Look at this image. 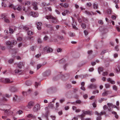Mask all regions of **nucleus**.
I'll use <instances>...</instances> for the list:
<instances>
[{
  "label": "nucleus",
  "mask_w": 120,
  "mask_h": 120,
  "mask_svg": "<svg viewBox=\"0 0 120 120\" xmlns=\"http://www.w3.org/2000/svg\"><path fill=\"white\" fill-rule=\"evenodd\" d=\"M23 29L24 30H28L29 29V27L26 26H23Z\"/></svg>",
  "instance_id": "obj_39"
},
{
  "label": "nucleus",
  "mask_w": 120,
  "mask_h": 120,
  "mask_svg": "<svg viewBox=\"0 0 120 120\" xmlns=\"http://www.w3.org/2000/svg\"><path fill=\"white\" fill-rule=\"evenodd\" d=\"M24 67V64L22 62H20L18 64L17 67L19 69H21Z\"/></svg>",
  "instance_id": "obj_13"
},
{
  "label": "nucleus",
  "mask_w": 120,
  "mask_h": 120,
  "mask_svg": "<svg viewBox=\"0 0 120 120\" xmlns=\"http://www.w3.org/2000/svg\"><path fill=\"white\" fill-rule=\"evenodd\" d=\"M108 75V73L107 72H103L102 75L103 76H106Z\"/></svg>",
  "instance_id": "obj_45"
},
{
  "label": "nucleus",
  "mask_w": 120,
  "mask_h": 120,
  "mask_svg": "<svg viewBox=\"0 0 120 120\" xmlns=\"http://www.w3.org/2000/svg\"><path fill=\"white\" fill-rule=\"evenodd\" d=\"M93 8L94 9H97L98 8V5L97 4L94 3L93 4Z\"/></svg>",
  "instance_id": "obj_24"
},
{
  "label": "nucleus",
  "mask_w": 120,
  "mask_h": 120,
  "mask_svg": "<svg viewBox=\"0 0 120 120\" xmlns=\"http://www.w3.org/2000/svg\"><path fill=\"white\" fill-rule=\"evenodd\" d=\"M7 106V105H4V106L2 105H0V110H1L4 111L5 110V108Z\"/></svg>",
  "instance_id": "obj_17"
},
{
  "label": "nucleus",
  "mask_w": 120,
  "mask_h": 120,
  "mask_svg": "<svg viewBox=\"0 0 120 120\" xmlns=\"http://www.w3.org/2000/svg\"><path fill=\"white\" fill-rule=\"evenodd\" d=\"M45 26L49 28L51 26V25L50 24H45Z\"/></svg>",
  "instance_id": "obj_48"
},
{
  "label": "nucleus",
  "mask_w": 120,
  "mask_h": 120,
  "mask_svg": "<svg viewBox=\"0 0 120 120\" xmlns=\"http://www.w3.org/2000/svg\"><path fill=\"white\" fill-rule=\"evenodd\" d=\"M107 81L108 82H110L112 84H114L115 83V81L111 80L110 78H108L107 79Z\"/></svg>",
  "instance_id": "obj_18"
},
{
  "label": "nucleus",
  "mask_w": 120,
  "mask_h": 120,
  "mask_svg": "<svg viewBox=\"0 0 120 120\" xmlns=\"http://www.w3.org/2000/svg\"><path fill=\"white\" fill-rule=\"evenodd\" d=\"M105 87L106 88H109L110 86V85L108 84H105Z\"/></svg>",
  "instance_id": "obj_43"
},
{
  "label": "nucleus",
  "mask_w": 120,
  "mask_h": 120,
  "mask_svg": "<svg viewBox=\"0 0 120 120\" xmlns=\"http://www.w3.org/2000/svg\"><path fill=\"white\" fill-rule=\"evenodd\" d=\"M33 104L34 102L33 101H31L29 102L28 105H27L25 109V110L27 111H28L29 110L27 109L26 108H27L28 109H30L33 106Z\"/></svg>",
  "instance_id": "obj_5"
},
{
  "label": "nucleus",
  "mask_w": 120,
  "mask_h": 120,
  "mask_svg": "<svg viewBox=\"0 0 120 120\" xmlns=\"http://www.w3.org/2000/svg\"><path fill=\"white\" fill-rule=\"evenodd\" d=\"M23 113L22 111L21 110H19L18 111H17L16 112V114H18L19 115Z\"/></svg>",
  "instance_id": "obj_37"
},
{
  "label": "nucleus",
  "mask_w": 120,
  "mask_h": 120,
  "mask_svg": "<svg viewBox=\"0 0 120 120\" xmlns=\"http://www.w3.org/2000/svg\"><path fill=\"white\" fill-rule=\"evenodd\" d=\"M55 11L57 14L59 15L60 14V11L56 9L55 10Z\"/></svg>",
  "instance_id": "obj_61"
},
{
  "label": "nucleus",
  "mask_w": 120,
  "mask_h": 120,
  "mask_svg": "<svg viewBox=\"0 0 120 120\" xmlns=\"http://www.w3.org/2000/svg\"><path fill=\"white\" fill-rule=\"evenodd\" d=\"M49 107L51 108H52L54 107V104H52L50 102L49 104Z\"/></svg>",
  "instance_id": "obj_30"
},
{
  "label": "nucleus",
  "mask_w": 120,
  "mask_h": 120,
  "mask_svg": "<svg viewBox=\"0 0 120 120\" xmlns=\"http://www.w3.org/2000/svg\"><path fill=\"white\" fill-rule=\"evenodd\" d=\"M5 47L4 46H2L1 45V47H0V49L2 50H4L5 49Z\"/></svg>",
  "instance_id": "obj_58"
},
{
  "label": "nucleus",
  "mask_w": 120,
  "mask_h": 120,
  "mask_svg": "<svg viewBox=\"0 0 120 120\" xmlns=\"http://www.w3.org/2000/svg\"><path fill=\"white\" fill-rule=\"evenodd\" d=\"M106 12L108 14L110 15L112 13V11L111 8H109L107 10Z\"/></svg>",
  "instance_id": "obj_20"
},
{
  "label": "nucleus",
  "mask_w": 120,
  "mask_h": 120,
  "mask_svg": "<svg viewBox=\"0 0 120 120\" xmlns=\"http://www.w3.org/2000/svg\"><path fill=\"white\" fill-rule=\"evenodd\" d=\"M88 88L90 89H96L97 87V85H96L92 84H90L88 87Z\"/></svg>",
  "instance_id": "obj_12"
},
{
  "label": "nucleus",
  "mask_w": 120,
  "mask_h": 120,
  "mask_svg": "<svg viewBox=\"0 0 120 120\" xmlns=\"http://www.w3.org/2000/svg\"><path fill=\"white\" fill-rule=\"evenodd\" d=\"M113 89L115 91H116L117 90V87L115 85H114L112 86Z\"/></svg>",
  "instance_id": "obj_35"
},
{
  "label": "nucleus",
  "mask_w": 120,
  "mask_h": 120,
  "mask_svg": "<svg viewBox=\"0 0 120 120\" xmlns=\"http://www.w3.org/2000/svg\"><path fill=\"white\" fill-rule=\"evenodd\" d=\"M45 109L47 113H48L49 112L48 111V107H45Z\"/></svg>",
  "instance_id": "obj_60"
},
{
  "label": "nucleus",
  "mask_w": 120,
  "mask_h": 120,
  "mask_svg": "<svg viewBox=\"0 0 120 120\" xmlns=\"http://www.w3.org/2000/svg\"><path fill=\"white\" fill-rule=\"evenodd\" d=\"M83 113L79 116L80 117L81 120H85V119L84 117L85 116V115Z\"/></svg>",
  "instance_id": "obj_23"
},
{
  "label": "nucleus",
  "mask_w": 120,
  "mask_h": 120,
  "mask_svg": "<svg viewBox=\"0 0 120 120\" xmlns=\"http://www.w3.org/2000/svg\"><path fill=\"white\" fill-rule=\"evenodd\" d=\"M33 5H34L33 7V9L35 10H37L38 9V8L37 6L36 3L35 2H33Z\"/></svg>",
  "instance_id": "obj_22"
},
{
  "label": "nucleus",
  "mask_w": 120,
  "mask_h": 120,
  "mask_svg": "<svg viewBox=\"0 0 120 120\" xmlns=\"http://www.w3.org/2000/svg\"><path fill=\"white\" fill-rule=\"evenodd\" d=\"M65 101V99L64 98L60 99V102L61 103H62L63 102Z\"/></svg>",
  "instance_id": "obj_53"
},
{
  "label": "nucleus",
  "mask_w": 120,
  "mask_h": 120,
  "mask_svg": "<svg viewBox=\"0 0 120 120\" xmlns=\"http://www.w3.org/2000/svg\"><path fill=\"white\" fill-rule=\"evenodd\" d=\"M29 15L33 17H36L38 16V14L37 12H31L30 13Z\"/></svg>",
  "instance_id": "obj_7"
},
{
  "label": "nucleus",
  "mask_w": 120,
  "mask_h": 120,
  "mask_svg": "<svg viewBox=\"0 0 120 120\" xmlns=\"http://www.w3.org/2000/svg\"><path fill=\"white\" fill-rule=\"evenodd\" d=\"M27 34L29 35H31L34 34V33L32 31L29 30L27 32Z\"/></svg>",
  "instance_id": "obj_28"
},
{
  "label": "nucleus",
  "mask_w": 120,
  "mask_h": 120,
  "mask_svg": "<svg viewBox=\"0 0 120 120\" xmlns=\"http://www.w3.org/2000/svg\"><path fill=\"white\" fill-rule=\"evenodd\" d=\"M82 112L83 113V114H84L85 116L86 115H92L93 114L91 113V112L89 111H85V110H83L82 111Z\"/></svg>",
  "instance_id": "obj_8"
},
{
  "label": "nucleus",
  "mask_w": 120,
  "mask_h": 120,
  "mask_svg": "<svg viewBox=\"0 0 120 120\" xmlns=\"http://www.w3.org/2000/svg\"><path fill=\"white\" fill-rule=\"evenodd\" d=\"M99 91L98 90H95L93 92V93L94 94H95L96 93H99Z\"/></svg>",
  "instance_id": "obj_49"
},
{
  "label": "nucleus",
  "mask_w": 120,
  "mask_h": 120,
  "mask_svg": "<svg viewBox=\"0 0 120 120\" xmlns=\"http://www.w3.org/2000/svg\"><path fill=\"white\" fill-rule=\"evenodd\" d=\"M68 6V4L67 3H65L63 5V7L65 8H67Z\"/></svg>",
  "instance_id": "obj_40"
},
{
  "label": "nucleus",
  "mask_w": 120,
  "mask_h": 120,
  "mask_svg": "<svg viewBox=\"0 0 120 120\" xmlns=\"http://www.w3.org/2000/svg\"><path fill=\"white\" fill-rule=\"evenodd\" d=\"M48 34V31H44L42 32V34Z\"/></svg>",
  "instance_id": "obj_56"
},
{
  "label": "nucleus",
  "mask_w": 120,
  "mask_h": 120,
  "mask_svg": "<svg viewBox=\"0 0 120 120\" xmlns=\"http://www.w3.org/2000/svg\"><path fill=\"white\" fill-rule=\"evenodd\" d=\"M111 18L112 19L115 20L116 19V17L115 16L113 15L112 16Z\"/></svg>",
  "instance_id": "obj_64"
},
{
  "label": "nucleus",
  "mask_w": 120,
  "mask_h": 120,
  "mask_svg": "<svg viewBox=\"0 0 120 120\" xmlns=\"http://www.w3.org/2000/svg\"><path fill=\"white\" fill-rule=\"evenodd\" d=\"M17 42L15 40H13L11 42L12 45H16Z\"/></svg>",
  "instance_id": "obj_34"
},
{
  "label": "nucleus",
  "mask_w": 120,
  "mask_h": 120,
  "mask_svg": "<svg viewBox=\"0 0 120 120\" xmlns=\"http://www.w3.org/2000/svg\"><path fill=\"white\" fill-rule=\"evenodd\" d=\"M42 65L41 64H38L37 65V69H39L42 66Z\"/></svg>",
  "instance_id": "obj_51"
},
{
  "label": "nucleus",
  "mask_w": 120,
  "mask_h": 120,
  "mask_svg": "<svg viewBox=\"0 0 120 120\" xmlns=\"http://www.w3.org/2000/svg\"><path fill=\"white\" fill-rule=\"evenodd\" d=\"M10 89L11 91L13 92H15L17 90V88L15 87H11Z\"/></svg>",
  "instance_id": "obj_21"
},
{
  "label": "nucleus",
  "mask_w": 120,
  "mask_h": 120,
  "mask_svg": "<svg viewBox=\"0 0 120 120\" xmlns=\"http://www.w3.org/2000/svg\"><path fill=\"white\" fill-rule=\"evenodd\" d=\"M44 50L45 52H46L48 53L51 52L52 51V49L48 46L45 47L44 48Z\"/></svg>",
  "instance_id": "obj_3"
},
{
  "label": "nucleus",
  "mask_w": 120,
  "mask_h": 120,
  "mask_svg": "<svg viewBox=\"0 0 120 120\" xmlns=\"http://www.w3.org/2000/svg\"><path fill=\"white\" fill-rule=\"evenodd\" d=\"M40 82H36L35 84V86L36 87H37L39 85Z\"/></svg>",
  "instance_id": "obj_47"
},
{
  "label": "nucleus",
  "mask_w": 120,
  "mask_h": 120,
  "mask_svg": "<svg viewBox=\"0 0 120 120\" xmlns=\"http://www.w3.org/2000/svg\"><path fill=\"white\" fill-rule=\"evenodd\" d=\"M51 117L52 119V120H55L56 119V117L55 116H51Z\"/></svg>",
  "instance_id": "obj_55"
},
{
  "label": "nucleus",
  "mask_w": 120,
  "mask_h": 120,
  "mask_svg": "<svg viewBox=\"0 0 120 120\" xmlns=\"http://www.w3.org/2000/svg\"><path fill=\"white\" fill-rule=\"evenodd\" d=\"M4 78H2L0 79V82H2L4 83Z\"/></svg>",
  "instance_id": "obj_57"
},
{
  "label": "nucleus",
  "mask_w": 120,
  "mask_h": 120,
  "mask_svg": "<svg viewBox=\"0 0 120 120\" xmlns=\"http://www.w3.org/2000/svg\"><path fill=\"white\" fill-rule=\"evenodd\" d=\"M25 84L26 85L28 86H29L31 85V83L30 81H27L26 82Z\"/></svg>",
  "instance_id": "obj_29"
},
{
  "label": "nucleus",
  "mask_w": 120,
  "mask_h": 120,
  "mask_svg": "<svg viewBox=\"0 0 120 120\" xmlns=\"http://www.w3.org/2000/svg\"><path fill=\"white\" fill-rule=\"evenodd\" d=\"M9 31L10 33L11 34L13 33L14 31L13 30L10 28H9Z\"/></svg>",
  "instance_id": "obj_41"
},
{
  "label": "nucleus",
  "mask_w": 120,
  "mask_h": 120,
  "mask_svg": "<svg viewBox=\"0 0 120 120\" xmlns=\"http://www.w3.org/2000/svg\"><path fill=\"white\" fill-rule=\"evenodd\" d=\"M116 73H119L120 72V66H118L116 69Z\"/></svg>",
  "instance_id": "obj_31"
},
{
  "label": "nucleus",
  "mask_w": 120,
  "mask_h": 120,
  "mask_svg": "<svg viewBox=\"0 0 120 120\" xmlns=\"http://www.w3.org/2000/svg\"><path fill=\"white\" fill-rule=\"evenodd\" d=\"M14 60L12 59H11L9 60L8 61L9 63H12L13 62Z\"/></svg>",
  "instance_id": "obj_50"
},
{
  "label": "nucleus",
  "mask_w": 120,
  "mask_h": 120,
  "mask_svg": "<svg viewBox=\"0 0 120 120\" xmlns=\"http://www.w3.org/2000/svg\"><path fill=\"white\" fill-rule=\"evenodd\" d=\"M35 47L33 46H31L30 48L31 50L33 51Z\"/></svg>",
  "instance_id": "obj_62"
},
{
  "label": "nucleus",
  "mask_w": 120,
  "mask_h": 120,
  "mask_svg": "<svg viewBox=\"0 0 120 120\" xmlns=\"http://www.w3.org/2000/svg\"><path fill=\"white\" fill-rule=\"evenodd\" d=\"M31 92V90L30 89H29L27 92L23 91L22 94L24 96L28 94H30Z\"/></svg>",
  "instance_id": "obj_14"
},
{
  "label": "nucleus",
  "mask_w": 120,
  "mask_h": 120,
  "mask_svg": "<svg viewBox=\"0 0 120 120\" xmlns=\"http://www.w3.org/2000/svg\"><path fill=\"white\" fill-rule=\"evenodd\" d=\"M107 105L109 108L111 107L112 108H115L116 107V106L115 105H113L112 103H108Z\"/></svg>",
  "instance_id": "obj_15"
},
{
  "label": "nucleus",
  "mask_w": 120,
  "mask_h": 120,
  "mask_svg": "<svg viewBox=\"0 0 120 120\" xmlns=\"http://www.w3.org/2000/svg\"><path fill=\"white\" fill-rule=\"evenodd\" d=\"M81 25L83 29H85L86 28V24L84 23H82Z\"/></svg>",
  "instance_id": "obj_32"
},
{
  "label": "nucleus",
  "mask_w": 120,
  "mask_h": 120,
  "mask_svg": "<svg viewBox=\"0 0 120 120\" xmlns=\"http://www.w3.org/2000/svg\"><path fill=\"white\" fill-rule=\"evenodd\" d=\"M76 24V22H73L72 23V26L73 27L74 29H76V27L75 25Z\"/></svg>",
  "instance_id": "obj_33"
},
{
  "label": "nucleus",
  "mask_w": 120,
  "mask_h": 120,
  "mask_svg": "<svg viewBox=\"0 0 120 120\" xmlns=\"http://www.w3.org/2000/svg\"><path fill=\"white\" fill-rule=\"evenodd\" d=\"M20 97L19 96H18L17 95H15L13 97V100L14 101L16 102V101H19L20 100Z\"/></svg>",
  "instance_id": "obj_4"
},
{
  "label": "nucleus",
  "mask_w": 120,
  "mask_h": 120,
  "mask_svg": "<svg viewBox=\"0 0 120 120\" xmlns=\"http://www.w3.org/2000/svg\"><path fill=\"white\" fill-rule=\"evenodd\" d=\"M103 70V69L102 68L100 67H99L98 68V73L99 74H101V72H102Z\"/></svg>",
  "instance_id": "obj_25"
},
{
  "label": "nucleus",
  "mask_w": 120,
  "mask_h": 120,
  "mask_svg": "<svg viewBox=\"0 0 120 120\" xmlns=\"http://www.w3.org/2000/svg\"><path fill=\"white\" fill-rule=\"evenodd\" d=\"M37 28L38 30H41V26L42 25V23L40 22H38L36 23Z\"/></svg>",
  "instance_id": "obj_11"
},
{
  "label": "nucleus",
  "mask_w": 120,
  "mask_h": 120,
  "mask_svg": "<svg viewBox=\"0 0 120 120\" xmlns=\"http://www.w3.org/2000/svg\"><path fill=\"white\" fill-rule=\"evenodd\" d=\"M106 113L105 111H101L100 113H98V112L96 111L95 112V114L97 115L98 116L96 118V120H101L102 119L101 116L105 114Z\"/></svg>",
  "instance_id": "obj_2"
},
{
  "label": "nucleus",
  "mask_w": 120,
  "mask_h": 120,
  "mask_svg": "<svg viewBox=\"0 0 120 120\" xmlns=\"http://www.w3.org/2000/svg\"><path fill=\"white\" fill-rule=\"evenodd\" d=\"M15 73L18 74H20L21 73V70L17 69H15Z\"/></svg>",
  "instance_id": "obj_19"
},
{
  "label": "nucleus",
  "mask_w": 120,
  "mask_h": 120,
  "mask_svg": "<svg viewBox=\"0 0 120 120\" xmlns=\"http://www.w3.org/2000/svg\"><path fill=\"white\" fill-rule=\"evenodd\" d=\"M50 74V71L49 70H48L45 72L44 73V75L45 76H49Z\"/></svg>",
  "instance_id": "obj_16"
},
{
  "label": "nucleus",
  "mask_w": 120,
  "mask_h": 120,
  "mask_svg": "<svg viewBox=\"0 0 120 120\" xmlns=\"http://www.w3.org/2000/svg\"><path fill=\"white\" fill-rule=\"evenodd\" d=\"M84 33L85 34V35L86 36L88 34V32L87 31H86V30H85L84 31Z\"/></svg>",
  "instance_id": "obj_46"
},
{
  "label": "nucleus",
  "mask_w": 120,
  "mask_h": 120,
  "mask_svg": "<svg viewBox=\"0 0 120 120\" xmlns=\"http://www.w3.org/2000/svg\"><path fill=\"white\" fill-rule=\"evenodd\" d=\"M40 105L39 104H37L33 108V111L35 112H37L40 109Z\"/></svg>",
  "instance_id": "obj_9"
},
{
  "label": "nucleus",
  "mask_w": 120,
  "mask_h": 120,
  "mask_svg": "<svg viewBox=\"0 0 120 120\" xmlns=\"http://www.w3.org/2000/svg\"><path fill=\"white\" fill-rule=\"evenodd\" d=\"M11 82L10 81V80L9 79L7 78L4 79V83H8L10 82Z\"/></svg>",
  "instance_id": "obj_27"
},
{
  "label": "nucleus",
  "mask_w": 120,
  "mask_h": 120,
  "mask_svg": "<svg viewBox=\"0 0 120 120\" xmlns=\"http://www.w3.org/2000/svg\"><path fill=\"white\" fill-rule=\"evenodd\" d=\"M62 50V49L60 48H58L57 50V52H60Z\"/></svg>",
  "instance_id": "obj_63"
},
{
  "label": "nucleus",
  "mask_w": 120,
  "mask_h": 120,
  "mask_svg": "<svg viewBox=\"0 0 120 120\" xmlns=\"http://www.w3.org/2000/svg\"><path fill=\"white\" fill-rule=\"evenodd\" d=\"M45 17L48 20L50 19H51L52 23H56L58 22V21L56 19V18L54 17L51 15H46Z\"/></svg>",
  "instance_id": "obj_1"
},
{
  "label": "nucleus",
  "mask_w": 120,
  "mask_h": 120,
  "mask_svg": "<svg viewBox=\"0 0 120 120\" xmlns=\"http://www.w3.org/2000/svg\"><path fill=\"white\" fill-rule=\"evenodd\" d=\"M5 43L7 48L9 49H10L13 47V45L11 44V42L10 41H7Z\"/></svg>",
  "instance_id": "obj_6"
},
{
  "label": "nucleus",
  "mask_w": 120,
  "mask_h": 120,
  "mask_svg": "<svg viewBox=\"0 0 120 120\" xmlns=\"http://www.w3.org/2000/svg\"><path fill=\"white\" fill-rule=\"evenodd\" d=\"M33 115L32 114H29L27 115V117L28 118H32Z\"/></svg>",
  "instance_id": "obj_52"
},
{
  "label": "nucleus",
  "mask_w": 120,
  "mask_h": 120,
  "mask_svg": "<svg viewBox=\"0 0 120 120\" xmlns=\"http://www.w3.org/2000/svg\"><path fill=\"white\" fill-rule=\"evenodd\" d=\"M49 38V37L47 35H45L43 38L44 40L46 41L48 40Z\"/></svg>",
  "instance_id": "obj_42"
},
{
  "label": "nucleus",
  "mask_w": 120,
  "mask_h": 120,
  "mask_svg": "<svg viewBox=\"0 0 120 120\" xmlns=\"http://www.w3.org/2000/svg\"><path fill=\"white\" fill-rule=\"evenodd\" d=\"M21 6H19L16 9L18 11H20L21 10Z\"/></svg>",
  "instance_id": "obj_59"
},
{
  "label": "nucleus",
  "mask_w": 120,
  "mask_h": 120,
  "mask_svg": "<svg viewBox=\"0 0 120 120\" xmlns=\"http://www.w3.org/2000/svg\"><path fill=\"white\" fill-rule=\"evenodd\" d=\"M84 13L86 14L87 15H92V14L90 13V12L87 11H85Z\"/></svg>",
  "instance_id": "obj_26"
},
{
  "label": "nucleus",
  "mask_w": 120,
  "mask_h": 120,
  "mask_svg": "<svg viewBox=\"0 0 120 120\" xmlns=\"http://www.w3.org/2000/svg\"><path fill=\"white\" fill-rule=\"evenodd\" d=\"M83 21L86 23H88V20L86 18H83Z\"/></svg>",
  "instance_id": "obj_36"
},
{
  "label": "nucleus",
  "mask_w": 120,
  "mask_h": 120,
  "mask_svg": "<svg viewBox=\"0 0 120 120\" xmlns=\"http://www.w3.org/2000/svg\"><path fill=\"white\" fill-rule=\"evenodd\" d=\"M2 94L1 93H0V97L1 98H3V100L4 101H7V99L4 97H3L2 95H1Z\"/></svg>",
  "instance_id": "obj_38"
},
{
  "label": "nucleus",
  "mask_w": 120,
  "mask_h": 120,
  "mask_svg": "<svg viewBox=\"0 0 120 120\" xmlns=\"http://www.w3.org/2000/svg\"><path fill=\"white\" fill-rule=\"evenodd\" d=\"M69 35L71 37H73L75 36V34L72 33H69Z\"/></svg>",
  "instance_id": "obj_44"
},
{
  "label": "nucleus",
  "mask_w": 120,
  "mask_h": 120,
  "mask_svg": "<svg viewBox=\"0 0 120 120\" xmlns=\"http://www.w3.org/2000/svg\"><path fill=\"white\" fill-rule=\"evenodd\" d=\"M112 93V92L110 90L105 91L102 93V96H107L108 95L111 94Z\"/></svg>",
  "instance_id": "obj_10"
},
{
  "label": "nucleus",
  "mask_w": 120,
  "mask_h": 120,
  "mask_svg": "<svg viewBox=\"0 0 120 120\" xmlns=\"http://www.w3.org/2000/svg\"><path fill=\"white\" fill-rule=\"evenodd\" d=\"M81 102V101L79 100H77L76 101V102L77 104H80Z\"/></svg>",
  "instance_id": "obj_54"
}]
</instances>
